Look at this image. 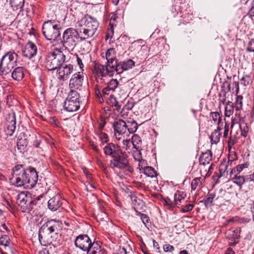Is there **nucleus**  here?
Returning a JSON list of instances; mask_svg holds the SVG:
<instances>
[{
	"instance_id": "nucleus-36",
	"label": "nucleus",
	"mask_w": 254,
	"mask_h": 254,
	"mask_svg": "<svg viewBox=\"0 0 254 254\" xmlns=\"http://www.w3.org/2000/svg\"><path fill=\"white\" fill-rule=\"evenodd\" d=\"M143 172L145 175L149 177L153 178L157 176V172L152 167H144Z\"/></svg>"
},
{
	"instance_id": "nucleus-17",
	"label": "nucleus",
	"mask_w": 254,
	"mask_h": 254,
	"mask_svg": "<svg viewBox=\"0 0 254 254\" xmlns=\"http://www.w3.org/2000/svg\"><path fill=\"white\" fill-rule=\"evenodd\" d=\"M28 197L24 192H21L17 195V200L18 205L22 208L23 212L30 211L32 207L29 204L30 200H28Z\"/></svg>"
},
{
	"instance_id": "nucleus-29",
	"label": "nucleus",
	"mask_w": 254,
	"mask_h": 254,
	"mask_svg": "<svg viewBox=\"0 0 254 254\" xmlns=\"http://www.w3.org/2000/svg\"><path fill=\"white\" fill-rule=\"evenodd\" d=\"M186 197V194L184 192L177 191L174 196L175 203H176V205L180 204L182 201L184 200Z\"/></svg>"
},
{
	"instance_id": "nucleus-43",
	"label": "nucleus",
	"mask_w": 254,
	"mask_h": 254,
	"mask_svg": "<svg viewBox=\"0 0 254 254\" xmlns=\"http://www.w3.org/2000/svg\"><path fill=\"white\" fill-rule=\"evenodd\" d=\"M243 96L242 95H238L237 97L236 101L235 109L237 111H239L242 109L243 106Z\"/></svg>"
},
{
	"instance_id": "nucleus-45",
	"label": "nucleus",
	"mask_w": 254,
	"mask_h": 254,
	"mask_svg": "<svg viewBox=\"0 0 254 254\" xmlns=\"http://www.w3.org/2000/svg\"><path fill=\"white\" fill-rule=\"evenodd\" d=\"M117 18L116 14H113L110 18L109 25L112 34L114 33V26L116 25L115 22Z\"/></svg>"
},
{
	"instance_id": "nucleus-55",
	"label": "nucleus",
	"mask_w": 254,
	"mask_h": 254,
	"mask_svg": "<svg viewBox=\"0 0 254 254\" xmlns=\"http://www.w3.org/2000/svg\"><path fill=\"white\" fill-rule=\"evenodd\" d=\"M229 127V125L225 123V127H224V131L223 133V137L226 138L228 135Z\"/></svg>"
},
{
	"instance_id": "nucleus-20",
	"label": "nucleus",
	"mask_w": 254,
	"mask_h": 254,
	"mask_svg": "<svg viewBox=\"0 0 254 254\" xmlns=\"http://www.w3.org/2000/svg\"><path fill=\"white\" fill-rule=\"evenodd\" d=\"M135 66V62L132 60H128L127 61L119 63L117 74H121L124 71L132 68Z\"/></svg>"
},
{
	"instance_id": "nucleus-2",
	"label": "nucleus",
	"mask_w": 254,
	"mask_h": 254,
	"mask_svg": "<svg viewBox=\"0 0 254 254\" xmlns=\"http://www.w3.org/2000/svg\"><path fill=\"white\" fill-rule=\"evenodd\" d=\"M62 227V223L51 220L44 223L39 231V239L41 245H47L52 243V234H57Z\"/></svg>"
},
{
	"instance_id": "nucleus-62",
	"label": "nucleus",
	"mask_w": 254,
	"mask_h": 254,
	"mask_svg": "<svg viewBox=\"0 0 254 254\" xmlns=\"http://www.w3.org/2000/svg\"><path fill=\"white\" fill-rule=\"evenodd\" d=\"M117 254H127V252L126 250L123 248L119 250V252Z\"/></svg>"
},
{
	"instance_id": "nucleus-8",
	"label": "nucleus",
	"mask_w": 254,
	"mask_h": 254,
	"mask_svg": "<svg viewBox=\"0 0 254 254\" xmlns=\"http://www.w3.org/2000/svg\"><path fill=\"white\" fill-rule=\"evenodd\" d=\"M110 167L114 170H119L120 171L126 170L129 172H132L127 156L126 153L122 152L121 154L112 158L110 161Z\"/></svg>"
},
{
	"instance_id": "nucleus-25",
	"label": "nucleus",
	"mask_w": 254,
	"mask_h": 254,
	"mask_svg": "<svg viewBox=\"0 0 254 254\" xmlns=\"http://www.w3.org/2000/svg\"><path fill=\"white\" fill-rule=\"evenodd\" d=\"M221 129L222 128H221V127H217V128L212 132L209 137L211 144H216L219 142L221 136V133L220 132Z\"/></svg>"
},
{
	"instance_id": "nucleus-51",
	"label": "nucleus",
	"mask_w": 254,
	"mask_h": 254,
	"mask_svg": "<svg viewBox=\"0 0 254 254\" xmlns=\"http://www.w3.org/2000/svg\"><path fill=\"white\" fill-rule=\"evenodd\" d=\"M163 249L166 252H172L174 250V247L170 244H165L163 246Z\"/></svg>"
},
{
	"instance_id": "nucleus-37",
	"label": "nucleus",
	"mask_w": 254,
	"mask_h": 254,
	"mask_svg": "<svg viewBox=\"0 0 254 254\" xmlns=\"http://www.w3.org/2000/svg\"><path fill=\"white\" fill-rule=\"evenodd\" d=\"M131 143L133 147L136 150H138L140 148L141 144L140 137L137 134H134L131 138Z\"/></svg>"
},
{
	"instance_id": "nucleus-9",
	"label": "nucleus",
	"mask_w": 254,
	"mask_h": 254,
	"mask_svg": "<svg viewBox=\"0 0 254 254\" xmlns=\"http://www.w3.org/2000/svg\"><path fill=\"white\" fill-rule=\"evenodd\" d=\"M68 112L76 111L80 107V94L77 91L70 90L64 104Z\"/></svg>"
},
{
	"instance_id": "nucleus-47",
	"label": "nucleus",
	"mask_w": 254,
	"mask_h": 254,
	"mask_svg": "<svg viewBox=\"0 0 254 254\" xmlns=\"http://www.w3.org/2000/svg\"><path fill=\"white\" fill-rule=\"evenodd\" d=\"M194 207L192 204H188L184 206H182L181 211L183 213H186L191 211Z\"/></svg>"
},
{
	"instance_id": "nucleus-24",
	"label": "nucleus",
	"mask_w": 254,
	"mask_h": 254,
	"mask_svg": "<svg viewBox=\"0 0 254 254\" xmlns=\"http://www.w3.org/2000/svg\"><path fill=\"white\" fill-rule=\"evenodd\" d=\"M131 199L135 211L142 210L145 207L144 202L141 199L138 198L136 196L131 195Z\"/></svg>"
},
{
	"instance_id": "nucleus-60",
	"label": "nucleus",
	"mask_w": 254,
	"mask_h": 254,
	"mask_svg": "<svg viewBox=\"0 0 254 254\" xmlns=\"http://www.w3.org/2000/svg\"><path fill=\"white\" fill-rule=\"evenodd\" d=\"M38 254H49V250L47 249H43L39 252Z\"/></svg>"
},
{
	"instance_id": "nucleus-15",
	"label": "nucleus",
	"mask_w": 254,
	"mask_h": 254,
	"mask_svg": "<svg viewBox=\"0 0 254 254\" xmlns=\"http://www.w3.org/2000/svg\"><path fill=\"white\" fill-rule=\"evenodd\" d=\"M92 73L96 80L98 79H102L104 77L109 76V73L106 70L105 66L95 62L94 63Z\"/></svg>"
},
{
	"instance_id": "nucleus-53",
	"label": "nucleus",
	"mask_w": 254,
	"mask_h": 254,
	"mask_svg": "<svg viewBox=\"0 0 254 254\" xmlns=\"http://www.w3.org/2000/svg\"><path fill=\"white\" fill-rule=\"evenodd\" d=\"M165 201L167 205L171 207H174L176 205V203H175L174 199L172 201L170 198L167 197L165 199Z\"/></svg>"
},
{
	"instance_id": "nucleus-57",
	"label": "nucleus",
	"mask_w": 254,
	"mask_h": 254,
	"mask_svg": "<svg viewBox=\"0 0 254 254\" xmlns=\"http://www.w3.org/2000/svg\"><path fill=\"white\" fill-rule=\"evenodd\" d=\"M43 195H40L38 196H37L35 199H34L33 200H30L29 201V204L31 205H36L37 204V202L40 200L41 198H43Z\"/></svg>"
},
{
	"instance_id": "nucleus-54",
	"label": "nucleus",
	"mask_w": 254,
	"mask_h": 254,
	"mask_svg": "<svg viewBox=\"0 0 254 254\" xmlns=\"http://www.w3.org/2000/svg\"><path fill=\"white\" fill-rule=\"evenodd\" d=\"M123 145L125 146L126 149L127 150L128 148L131 146L132 144L131 142L129 139H124L123 141Z\"/></svg>"
},
{
	"instance_id": "nucleus-61",
	"label": "nucleus",
	"mask_w": 254,
	"mask_h": 254,
	"mask_svg": "<svg viewBox=\"0 0 254 254\" xmlns=\"http://www.w3.org/2000/svg\"><path fill=\"white\" fill-rule=\"evenodd\" d=\"M225 254H235V253L232 248H229L227 249Z\"/></svg>"
},
{
	"instance_id": "nucleus-33",
	"label": "nucleus",
	"mask_w": 254,
	"mask_h": 254,
	"mask_svg": "<svg viewBox=\"0 0 254 254\" xmlns=\"http://www.w3.org/2000/svg\"><path fill=\"white\" fill-rule=\"evenodd\" d=\"M239 128L241 130V136L246 137L249 132V127L247 124L244 121H240L239 123Z\"/></svg>"
},
{
	"instance_id": "nucleus-52",
	"label": "nucleus",
	"mask_w": 254,
	"mask_h": 254,
	"mask_svg": "<svg viewBox=\"0 0 254 254\" xmlns=\"http://www.w3.org/2000/svg\"><path fill=\"white\" fill-rule=\"evenodd\" d=\"M76 62L78 65L79 66L80 69L83 70V68L84 67L83 64L82 63V59L79 57L78 55H76Z\"/></svg>"
},
{
	"instance_id": "nucleus-50",
	"label": "nucleus",
	"mask_w": 254,
	"mask_h": 254,
	"mask_svg": "<svg viewBox=\"0 0 254 254\" xmlns=\"http://www.w3.org/2000/svg\"><path fill=\"white\" fill-rule=\"evenodd\" d=\"M241 228H238L236 229V230L232 231V232H233L234 234H233L232 238L233 239H239L240 237V234L241 233Z\"/></svg>"
},
{
	"instance_id": "nucleus-7",
	"label": "nucleus",
	"mask_w": 254,
	"mask_h": 254,
	"mask_svg": "<svg viewBox=\"0 0 254 254\" xmlns=\"http://www.w3.org/2000/svg\"><path fill=\"white\" fill-rule=\"evenodd\" d=\"M60 25L55 21L45 22L42 28L43 34L47 40L55 41L60 36Z\"/></svg>"
},
{
	"instance_id": "nucleus-42",
	"label": "nucleus",
	"mask_w": 254,
	"mask_h": 254,
	"mask_svg": "<svg viewBox=\"0 0 254 254\" xmlns=\"http://www.w3.org/2000/svg\"><path fill=\"white\" fill-rule=\"evenodd\" d=\"M136 214L140 216V219L142 220V223L146 226L150 222L149 217L146 214H143L138 211H136Z\"/></svg>"
},
{
	"instance_id": "nucleus-35",
	"label": "nucleus",
	"mask_w": 254,
	"mask_h": 254,
	"mask_svg": "<svg viewBox=\"0 0 254 254\" xmlns=\"http://www.w3.org/2000/svg\"><path fill=\"white\" fill-rule=\"evenodd\" d=\"M234 108L233 103L232 102L228 101L227 102L225 108V115L226 117H229L233 114Z\"/></svg>"
},
{
	"instance_id": "nucleus-3",
	"label": "nucleus",
	"mask_w": 254,
	"mask_h": 254,
	"mask_svg": "<svg viewBox=\"0 0 254 254\" xmlns=\"http://www.w3.org/2000/svg\"><path fill=\"white\" fill-rule=\"evenodd\" d=\"M75 246L80 249L87 252V254H101V247L99 242H92L87 235L81 234L76 237L74 241Z\"/></svg>"
},
{
	"instance_id": "nucleus-27",
	"label": "nucleus",
	"mask_w": 254,
	"mask_h": 254,
	"mask_svg": "<svg viewBox=\"0 0 254 254\" xmlns=\"http://www.w3.org/2000/svg\"><path fill=\"white\" fill-rule=\"evenodd\" d=\"M10 3L13 11H21L23 9L24 0H10Z\"/></svg>"
},
{
	"instance_id": "nucleus-4",
	"label": "nucleus",
	"mask_w": 254,
	"mask_h": 254,
	"mask_svg": "<svg viewBox=\"0 0 254 254\" xmlns=\"http://www.w3.org/2000/svg\"><path fill=\"white\" fill-rule=\"evenodd\" d=\"M99 23L97 19L91 15H87L81 20L79 33L83 34L84 37H80L81 40H85L92 37L95 33Z\"/></svg>"
},
{
	"instance_id": "nucleus-11",
	"label": "nucleus",
	"mask_w": 254,
	"mask_h": 254,
	"mask_svg": "<svg viewBox=\"0 0 254 254\" xmlns=\"http://www.w3.org/2000/svg\"><path fill=\"white\" fill-rule=\"evenodd\" d=\"M86 76L82 71H79L72 75L69 80V87L70 90H80Z\"/></svg>"
},
{
	"instance_id": "nucleus-28",
	"label": "nucleus",
	"mask_w": 254,
	"mask_h": 254,
	"mask_svg": "<svg viewBox=\"0 0 254 254\" xmlns=\"http://www.w3.org/2000/svg\"><path fill=\"white\" fill-rule=\"evenodd\" d=\"M215 197L216 194L215 192H208L202 201L204 203L205 206H211L213 204V201Z\"/></svg>"
},
{
	"instance_id": "nucleus-49",
	"label": "nucleus",
	"mask_w": 254,
	"mask_h": 254,
	"mask_svg": "<svg viewBox=\"0 0 254 254\" xmlns=\"http://www.w3.org/2000/svg\"><path fill=\"white\" fill-rule=\"evenodd\" d=\"M247 50L249 52H254V39L249 41Z\"/></svg>"
},
{
	"instance_id": "nucleus-32",
	"label": "nucleus",
	"mask_w": 254,
	"mask_h": 254,
	"mask_svg": "<svg viewBox=\"0 0 254 254\" xmlns=\"http://www.w3.org/2000/svg\"><path fill=\"white\" fill-rule=\"evenodd\" d=\"M138 128V125L134 121H128L127 123V130L129 133H134Z\"/></svg>"
},
{
	"instance_id": "nucleus-48",
	"label": "nucleus",
	"mask_w": 254,
	"mask_h": 254,
	"mask_svg": "<svg viewBox=\"0 0 254 254\" xmlns=\"http://www.w3.org/2000/svg\"><path fill=\"white\" fill-rule=\"evenodd\" d=\"M237 142V138L235 136H233L230 135L229 140H228V145L229 147H231Z\"/></svg>"
},
{
	"instance_id": "nucleus-10",
	"label": "nucleus",
	"mask_w": 254,
	"mask_h": 254,
	"mask_svg": "<svg viewBox=\"0 0 254 254\" xmlns=\"http://www.w3.org/2000/svg\"><path fill=\"white\" fill-rule=\"evenodd\" d=\"M79 36V33L73 28L65 30L63 35L62 42L66 49H72L76 45V41Z\"/></svg>"
},
{
	"instance_id": "nucleus-23",
	"label": "nucleus",
	"mask_w": 254,
	"mask_h": 254,
	"mask_svg": "<svg viewBox=\"0 0 254 254\" xmlns=\"http://www.w3.org/2000/svg\"><path fill=\"white\" fill-rule=\"evenodd\" d=\"M24 76V69L23 67H15L11 72L12 79L16 81L21 80Z\"/></svg>"
},
{
	"instance_id": "nucleus-59",
	"label": "nucleus",
	"mask_w": 254,
	"mask_h": 254,
	"mask_svg": "<svg viewBox=\"0 0 254 254\" xmlns=\"http://www.w3.org/2000/svg\"><path fill=\"white\" fill-rule=\"evenodd\" d=\"M133 107V104L132 102H128L125 106L124 108L129 110H131Z\"/></svg>"
},
{
	"instance_id": "nucleus-31",
	"label": "nucleus",
	"mask_w": 254,
	"mask_h": 254,
	"mask_svg": "<svg viewBox=\"0 0 254 254\" xmlns=\"http://www.w3.org/2000/svg\"><path fill=\"white\" fill-rule=\"evenodd\" d=\"M233 182L238 185L239 186H242L245 182V178L243 176L238 175V174L235 173L233 175H231Z\"/></svg>"
},
{
	"instance_id": "nucleus-21",
	"label": "nucleus",
	"mask_w": 254,
	"mask_h": 254,
	"mask_svg": "<svg viewBox=\"0 0 254 254\" xmlns=\"http://www.w3.org/2000/svg\"><path fill=\"white\" fill-rule=\"evenodd\" d=\"M119 63H117L116 59L107 61V64L105 65L106 70L109 73V76H113L115 72L117 73Z\"/></svg>"
},
{
	"instance_id": "nucleus-56",
	"label": "nucleus",
	"mask_w": 254,
	"mask_h": 254,
	"mask_svg": "<svg viewBox=\"0 0 254 254\" xmlns=\"http://www.w3.org/2000/svg\"><path fill=\"white\" fill-rule=\"evenodd\" d=\"M248 14L251 17H254V0L252 2V6L248 12Z\"/></svg>"
},
{
	"instance_id": "nucleus-22",
	"label": "nucleus",
	"mask_w": 254,
	"mask_h": 254,
	"mask_svg": "<svg viewBox=\"0 0 254 254\" xmlns=\"http://www.w3.org/2000/svg\"><path fill=\"white\" fill-rule=\"evenodd\" d=\"M212 153L210 150H207L200 155L199 158V162L200 165L205 166L209 164L212 160Z\"/></svg>"
},
{
	"instance_id": "nucleus-39",
	"label": "nucleus",
	"mask_w": 254,
	"mask_h": 254,
	"mask_svg": "<svg viewBox=\"0 0 254 254\" xmlns=\"http://www.w3.org/2000/svg\"><path fill=\"white\" fill-rule=\"evenodd\" d=\"M210 116L213 121L215 123H217L218 127H220L221 124H222V123L220 114L217 112H212L210 113Z\"/></svg>"
},
{
	"instance_id": "nucleus-14",
	"label": "nucleus",
	"mask_w": 254,
	"mask_h": 254,
	"mask_svg": "<svg viewBox=\"0 0 254 254\" xmlns=\"http://www.w3.org/2000/svg\"><path fill=\"white\" fill-rule=\"evenodd\" d=\"M103 150L104 154L112 159L123 152L120 146L113 143H107L104 146Z\"/></svg>"
},
{
	"instance_id": "nucleus-13",
	"label": "nucleus",
	"mask_w": 254,
	"mask_h": 254,
	"mask_svg": "<svg viewBox=\"0 0 254 254\" xmlns=\"http://www.w3.org/2000/svg\"><path fill=\"white\" fill-rule=\"evenodd\" d=\"M5 133L7 135L11 136L16 129V117L13 112L9 113L6 117Z\"/></svg>"
},
{
	"instance_id": "nucleus-16",
	"label": "nucleus",
	"mask_w": 254,
	"mask_h": 254,
	"mask_svg": "<svg viewBox=\"0 0 254 254\" xmlns=\"http://www.w3.org/2000/svg\"><path fill=\"white\" fill-rule=\"evenodd\" d=\"M113 127L116 139L120 140L121 138H118L117 134H118L119 135H124L126 132L127 123L123 120L120 119L114 123Z\"/></svg>"
},
{
	"instance_id": "nucleus-58",
	"label": "nucleus",
	"mask_w": 254,
	"mask_h": 254,
	"mask_svg": "<svg viewBox=\"0 0 254 254\" xmlns=\"http://www.w3.org/2000/svg\"><path fill=\"white\" fill-rule=\"evenodd\" d=\"M233 85L236 89V94L237 95L239 93V82L238 81H234L233 82Z\"/></svg>"
},
{
	"instance_id": "nucleus-63",
	"label": "nucleus",
	"mask_w": 254,
	"mask_h": 254,
	"mask_svg": "<svg viewBox=\"0 0 254 254\" xmlns=\"http://www.w3.org/2000/svg\"><path fill=\"white\" fill-rule=\"evenodd\" d=\"M114 33L112 34L110 28L109 29V31L108 33L106 35V39H108L110 37L111 38L113 35Z\"/></svg>"
},
{
	"instance_id": "nucleus-34",
	"label": "nucleus",
	"mask_w": 254,
	"mask_h": 254,
	"mask_svg": "<svg viewBox=\"0 0 254 254\" xmlns=\"http://www.w3.org/2000/svg\"><path fill=\"white\" fill-rule=\"evenodd\" d=\"M249 164L248 163L242 164L237 165L236 167L231 170V175H233L234 174H239L244 169L248 167Z\"/></svg>"
},
{
	"instance_id": "nucleus-18",
	"label": "nucleus",
	"mask_w": 254,
	"mask_h": 254,
	"mask_svg": "<svg viewBox=\"0 0 254 254\" xmlns=\"http://www.w3.org/2000/svg\"><path fill=\"white\" fill-rule=\"evenodd\" d=\"M64 200V199L62 198L60 195L56 194L48 201L49 209L53 211L57 210L63 205Z\"/></svg>"
},
{
	"instance_id": "nucleus-26",
	"label": "nucleus",
	"mask_w": 254,
	"mask_h": 254,
	"mask_svg": "<svg viewBox=\"0 0 254 254\" xmlns=\"http://www.w3.org/2000/svg\"><path fill=\"white\" fill-rule=\"evenodd\" d=\"M119 82L117 79H111L110 81V82L108 83L107 86L103 89V93L105 94H108V91L111 90L114 91L117 88Z\"/></svg>"
},
{
	"instance_id": "nucleus-1",
	"label": "nucleus",
	"mask_w": 254,
	"mask_h": 254,
	"mask_svg": "<svg viewBox=\"0 0 254 254\" xmlns=\"http://www.w3.org/2000/svg\"><path fill=\"white\" fill-rule=\"evenodd\" d=\"M38 179V173L34 168L29 167L26 170L22 165L15 166L12 170L10 183L17 187L25 186L29 188H33Z\"/></svg>"
},
{
	"instance_id": "nucleus-44",
	"label": "nucleus",
	"mask_w": 254,
	"mask_h": 254,
	"mask_svg": "<svg viewBox=\"0 0 254 254\" xmlns=\"http://www.w3.org/2000/svg\"><path fill=\"white\" fill-rule=\"evenodd\" d=\"M241 82L242 84L247 86L252 83V78L250 75H245L242 77Z\"/></svg>"
},
{
	"instance_id": "nucleus-12",
	"label": "nucleus",
	"mask_w": 254,
	"mask_h": 254,
	"mask_svg": "<svg viewBox=\"0 0 254 254\" xmlns=\"http://www.w3.org/2000/svg\"><path fill=\"white\" fill-rule=\"evenodd\" d=\"M73 66L71 64H63L57 69V76L60 81L67 80L73 72Z\"/></svg>"
},
{
	"instance_id": "nucleus-64",
	"label": "nucleus",
	"mask_w": 254,
	"mask_h": 254,
	"mask_svg": "<svg viewBox=\"0 0 254 254\" xmlns=\"http://www.w3.org/2000/svg\"><path fill=\"white\" fill-rule=\"evenodd\" d=\"M153 244L154 248H156L157 249H159V246L158 243L157 242H156L155 240L153 241Z\"/></svg>"
},
{
	"instance_id": "nucleus-30",
	"label": "nucleus",
	"mask_w": 254,
	"mask_h": 254,
	"mask_svg": "<svg viewBox=\"0 0 254 254\" xmlns=\"http://www.w3.org/2000/svg\"><path fill=\"white\" fill-rule=\"evenodd\" d=\"M232 160L230 161V160H229L227 162L224 161L220 164L219 168L220 176H219V177H220L222 176H225V174H228L227 169L229 166V164L230 163H232Z\"/></svg>"
},
{
	"instance_id": "nucleus-5",
	"label": "nucleus",
	"mask_w": 254,
	"mask_h": 254,
	"mask_svg": "<svg viewBox=\"0 0 254 254\" xmlns=\"http://www.w3.org/2000/svg\"><path fill=\"white\" fill-rule=\"evenodd\" d=\"M65 56L63 52L56 49L48 53L46 57L45 66L48 70L57 69L65 62Z\"/></svg>"
},
{
	"instance_id": "nucleus-38",
	"label": "nucleus",
	"mask_w": 254,
	"mask_h": 254,
	"mask_svg": "<svg viewBox=\"0 0 254 254\" xmlns=\"http://www.w3.org/2000/svg\"><path fill=\"white\" fill-rule=\"evenodd\" d=\"M10 244L9 238L7 235H3L0 237V245L3 246L6 250ZM0 252H1V249L0 248Z\"/></svg>"
},
{
	"instance_id": "nucleus-19",
	"label": "nucleus",
	"mask_w": 254,
	"mask_h": 254,
	"mask_svg": "<svg viewBox=\"0 0 254 254\" xmlns=\"http://www.w3.org/2000/svg\"><path fill=\"white\" fill-rule=\"evenodd\" d=\"M37 53V46L32 42H28L24 49L22 50L23 56L28 59H31L35 56Z\"/></svg>"
},
{
	"instance_id": "nucleus-46",
	"label": "nucleus",
	"mask_w": 254,
	"mask_h": 254,
	"mask_svg": "<svg viewBox=\"0 0 254 254\" xmlns=\"http://www.w3.org/2000/svg\"><path fill=\"white\" fill-rule=\"evenodd\" d=\"M17 146L19 150H24L25 147L27 146L25 140L22 139H19L17 142Z\"/></svg>"
},
{
	"instance_id": "nucleus-6",
	"label": "nucleus",
	"mask_w": 254,
	"mask_h": 254,
	"mask_svg": "<svg viewBox=\"0 0 254 254\" xmlns=\"http://www.w3.org/2000/svg\"><path fill=\"white\" fill-rule=\"evenodd\" d=\"M18 55L14 52H8L1 58L0 71L1 75H6L17 65Z\"/></svg>"
},
{
	"instance_id": "nucleus-40",
	"label": "nucleus",
	"mask_w": 254,
	"mask_h": 254,
	"mask_svg": "<svg viewBox=\"0 0 254 254\" xmlns=\"http://www.w3.org/2000/svg\"><path fill=\"white\" fill-rule=\"evenodd\" d=\"M203 180V179L201 177L193 179L191 183V190H195L197 187H200Z\"/></svg>"
},
{
	"instance_id": "nucleus-41",
	"label": "nucleus",
	"mask_w": 254,
	"mask_h": 254,
	"mask_svg": "<svg viewBox=\"0 0 254 254\" xmlns=\"http://www.w3.org/2000/svg\"><path fill=\"white\" fill-rule=\"evenodd\" d=\"M106 59L107 61L116 59V51L114 48H110L107 51L106 53Z\"/></svg>"
}]
</instances>
